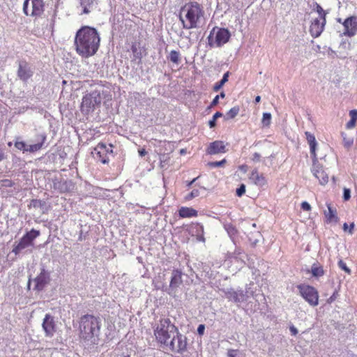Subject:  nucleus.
<instances>
[{
	"instance_id": "1",
	"label": "nucleus",
	"mask_w": 357,
	"mask_h": 357,
	"mask_svg": "<svg viewBox=\"0 0 357 357\" xmlns=\"http://www.w3.org/2000/svg\"><path fill=\"white\" fill-rule=\"evenodd\" d=\"M100 43L98 31L89 26H82L76 32L74 45L76 52L82 58H89L96 54Z\"/></svg>"
},
{
	"instance_id": "2",
	"label": "nucleus",
	"mask_w": 357,
	"mask_h": 357,
	"mask_svg": "<svg viewBox=\"0 0 357 357\" xmlns=\"http://www.w3.org/2000/svg\"><path fill=\"white\" fill-rule=\"evenodd\" d=\"M204 7L197 1H190L181 7L179 20L185 29L198 28L204 19Z\"/></svg>"
},
{
	"instance_id": "3",
	"label": "nucleus",
	"mask_w": 357,
	"mask_h": 357,
	"mask_svg": "<svg viewBox=\"0 0 357 357\" xmlns=\"http://www.w3.org/2000/svg\"><path fill=\"white\" fill-rule=\"evenodd\" d=\"M101 328L100 317L84 314L79 321V338L90 344H96L99 340Z\"/></svg>"
},
{
	"instance_id": "4",
	"label": "nucleus",
	"mask_w": 357,
	"mask_h": 357,
	"mask_svg": "<svg viewBox=\"0 0 357 357\" xmlns=\"http://www.w3.org/2000/svg\"><path fill=\"white\" fill-rule=\"evenodd\" d=\"M153 329L155 340L161 347L170 341L174 333L178 332V328L169 318H161Z\"/></svg>"
},
{
	"instance_id": "5",
	"label": "nucleus",
	"mask_w": 357,
	"mask_h": 357,
	"mask_svg": "<svg viewBox=\"0 0 357 357\" xmlns=\"http://www.w3.org/2000/svg\"><path fill=\"white\" fill-rule=\"evenodd\" d=\"M305 135L310 146V153L313 160L311 171L313 175L319 180V183L324 185L328 182L329 178L328 174L325 172L324 167L318 162L316 153L317 143L315 137L313 134L307 131L305 132Z\"/></svg>"
},
{
	"instance_id": "6",
	"label": "nucleus",
	"mask_w": 357,
	"mask_h": 357,
	"mask_svg": "<svg viewBox=\"0 0 357 357\" xmlns=\"http://www.w3.org/2000/svg\"><path fill=\"white\" fill-rule=\"evenodd\" d=\"M231 37L229 31L226 28L215 26L207 38L210 47H220L229 42Z\"/></svg>"
},
{
	"instance_id": "7",
	"label": "nucleus",
	"mask_w": 357,
	"mask_h": 357,
	"mask_svg": "<svg viewBox=\"0 0 357 357\" xmlns=\"http://www.w3.org/2000/svg\"><path fill=\"white\" fill-rule=\"evenodd\" d=\"M45 6L43 0H24L23 13L26 16L31 17L36 20L44 14Z\"/></svg>"
},
{
	"instance_id": "8",
	"label": "nucleus",
	"mask_w": 357,
	"mask_h": 357,
	"mask_svg": "<svg viewBox=\"0 0 357 357\" xmlns=\"http://www.w3.org/2000/svg\"><path fill=\"white\" fill-rule=\"evenodd\" d=\"M168 343L162 347L173 353L183 354L187 349V338L181 334L178 330L177 333H174L173 336L169 339Z\"/></svg>"
},
{
	"instance_id": "9",
	"label": "nucleus",
	"mask_w": 357,
	"mask_h": 357,
	"mask_svg": "<svg viewBox=\"0 0 357 357\" xmlns=\"http://www.w3.org/2000/svg\"><path fill=\"white\" fill-rule=\"evenodd\" d=\"M297 289L301 297L312 307H315L319 304V292L314 287L301 284L297 285Z\"/></svg>"
},
{
	"instance_id": "10",
	"label": "nucleus",
	"mask_w": 357,
	"mask_h": 357,
	"mask_svg": "<svg viewBox=\"0 0 357 357\" xmlns=\"http://www.w3.org/2000/svg\"><path fill=\"white\" fill-rule=\"evenodd\" d=\"M100 103V96L96 91L91 92L85 95L81 103V110L82 112L89 113L93 111L95 106Z\"/></svg>"
},
{
	"instance_id": "11",
	"label": "nucleus",
	"mask_w": 357,
	"mask_h": 357,
	"mask_svg": "<svg viewBox=\"0 0 357 357\" xmlns=\"http://www.w3.org/2000/svg\"><path fill=\"white\" fill-rule=\"evenodd\" d=\"M45 140L46 136L45 135H40L38 136L37 143L31 145H26L24 142L20 141L19 138H17L15 142V147L20 151H22L23 152L35 153L42 149L44 143L45 142Z\"/></svg>"
},
{
	"instance_id": "12",
	"label": "nucleus",
	"mask_w": 357,
	"mask_h": 357,
	"mask_svg": "<svg viewBox=\"0 0 357 357\" xmlns=\"http://www.w3.org/2000/svg\"><path fill=\"white\" fill-rule=\"evenodd\" d=\"M42 327L45 332V336L52 337L57 330L54 317L50 314H46L42 323Z\"/></svg>"
},
{
	"instance_id": "13",
	"label": "nucleus",
	"mask_w": 357,
	"mask_h": 357,
	"mask_svg": "<svg viewBox=\"0 0 357 357\" xmlns=\"http://www.w3.org/2000/svg\"><path fill=\"white\" fill-rule=\"evenodd\" d=\"M342 25L344 27L343 34L347 37H353L357 33V16L353 15L346 18Z\"/></svg>"
},
{
	"instance_id": "14",
	"label": "nucleus",
	"mask_w": 357,
	"mask_h": 357,
	"mask_svg": "<svg viewBox=\"0 0 357 357\" xmlns=\"http://www.w3.org/2000/svg\"><path fill=\"white\" fill-rule=\"evenodd\" d=\"M96 158L102 164H107L109 161L108 154L112 153V150L107 148V146L103 142H100L94 148Z\"/></svg>"
},
{
	"instance_id": "15",
	"label": "nucleus",
	"mask_w": 357,
	"mask_h": 357,
	"mask_svg": "<svg viewBox=\"0 0 357 357\" xmlns=\"http://www.w3.org/2000/svg\"><path fill=\"white\" fill-rule=\"evenodd\" d=\"M183 273L179 269H174L172 272V276L169 282V294L174 293L178 287L183 284Z\"/></svg>"
},
{
	"instance_id": "16",
	"label": "nucleus",
	"mask_w": 357,
	"mask_h": 357,
	"mask_svg": "<svg viewBox=\"0 0 357 357\" xmlns=\"http://www.w3.org/2000/svg\"><path fill=\"white\" fill-rule=\"evenodd\" d=\"M17 76L23 82H26L33 76V71L26 61H20L17 69Z\"/></svg>"
},
{
	"instance_id": "17",
	"label": "nucleus",
	"mask_w": 357,
	"mask_h": 357,
	"mask_svg": "<svg viewBox=\"0 0 357 357\" xmlns=\"http://www.w3.org/2000/svg\"><path fill=\"white\" fill-rule=\"evenodd\" d=\"M326 24V19H314L310 26V32L313 38L319 37L323 32Z\"/></svg>"
},
{
	"instance_id": "18",
	"label": "nucleus",
	"mask_w": 357,
	"mask_h": 357,
	"mask_svg": "<svg viewBox=\"0 0 357 357\" xmlns=\"http://www.w3.org/2000/svg\"><path fill=\"white\" fill-rule=\"evenodd\" d=\"M34 282L36 283L35 289L37 291L43 290L50 282L49 273L43 268L40 274L34 279Z\"/></svg>"
},
{
	"instance_id": "19",
	"label": "nucleus",
	"mask_w": 357,
	"mask_h": 357,
	"mask_svg": "<svg viewBox=\"0 0 357 357\" xmlns=\"http://www.w3.org/2000/svg\"><path fill=\"white\" fill-rule=\"evenodd\" d=\"M225 152L226 149L224 142L220 140H216L210 143L206 149V153L209 155H215Z\"/></svg>"
},
{
	"instance_id": "20",
	"label": "nucleus",
	"mask_w": 357,
	"mask_h": 357,
	"mask_svg": "<svg viewBox=\"0 0 357 357\" xmlns=\"http://www.w3.org/2000/svg\"><path fill=\"white\" fill-rule=\"evenodd\" d=\"M226 298L234 303H240L245 300V295L242 290L235 291L232 289H229L225 292Z\"/></svg>"
},
{
	"instance_id": "21",
	"label": "nucleus",
	"mask_w": 357,
	"mask_h": 357,
	"mask_svg": "<svg viewBox=\"0 0 357 357\" xmlns=\"http://www.w3.org/2000/svg\"><path fill=\"white\" fill-rule=\"evenodd\" d=\"M326 206L328 211H325L324 213L326 222L327 223H337L339 221V218L337 217L336 208H333L331 203H326Z\"/></svg>"
},
{
	"instance_id": "22",
	"label": "nucleus",
	"mask_w": 357,
	"mask_h": 357,
	"mask_svg": "<svg viewBox=\"0 0 357 357\" xmlns=\"http://www.w3.org/2000/svg\"><path fill=\"white\" fill-rule=\"evenodd\" d=\"M139 43H132L131 45V51L133 54V60H138V63H141L143 57V53L145 52V50L139 47Z\"/></svg>"
},
{
	"instance_id": "23",
	"label": "nucleus",
	"mask_w": 357,
	"mask_h": 357,
	"mask_svg": "<svg viewBox=\"0 0 357 357\" xmlns=\"http://www.w3.org/2000/svg\"><path fill=\"white\" fill-rule=\"evenodd\" d=\"M250 179L255 184L259 186H263L266 184V181L262 174H259L257 169L252 171Z\"/></svg>"
},
{
	"instance_id": "24",
	"label": "nucleus",
	"mask_w": 357,
	"mask_h": 357,
	"mask_svg": "<svg viewBox=\"0 0 357 357\" xmlns=\"http://www.w3.org/2000/svg\"><path fill=\"white\" fill-rule=\"evenodd\" d=\"M178 215L182 218H193L198 215V212L191 207L182 206L178 210Z\"/></svg>"
},
{
	"instance_id": "25",
	"label": "nucleus",
	"mask_w": 357,
	"mask_h": 357,
	"mask_svg": "<svg viewBox=\"0 0 357 357\" xmlns=\"http://www.w3.org/2000/svg\"><path fill=\"white\" fill-rule=\"evenodd\" d=\"M32 245L31 242H29L24 236H23L18 243L17 245H16L13 249V252H14L15 255H18L22 250L25 249L28 246Z\"/></svg>"
},
{
	"instance_id": "26",
	"label": "nucleus",
	"mask_w": 357,
	"mask_h": 357,
	"mask_svg": "<svg viewBox=\"0 0 357 357\" xmlns=\"http://www.w3.org/2000/svg\"><path fill=\"white\" fill-rule=\"evenodd\" d=\"M351 119L347 123L346 128L352 129L356 127L357 122V109H352L349 112Z\"/></svg>"
},
{
	"instance_id": "27",
	"label": "nucleus",
	"mask_w": 357,
	"mask_h": 357,
	"mask_svg": "<svg viewBox=\"0 0 357 357\" xmlns=\"http://www.w3.org/2000/svg\"><path fill=\"white\" fill-rule=\"evenodd\" d=\"M311 273L314 277L317 278L323 276L325 273V271L322 266L319 265V264H314L312 266Z\"/></svg>"
},
{
	"instance_id": "28",
	"label": "nucleus",
	"mask_w": 357,
	"mask_h": 357,
	"mask_svg": "<svg viewBox=\"0 0 357 357\" xmlns=\"http://www.w3.org/2000/svg\"><path fill=\"white\" fill-rule=\"evenodd\" d=\"M95 0H80V5L83 8L82 14H89L90 8L93 4Z\"/></svg>"
},
{
	"instance_id": "29",
	"label": "nucleus",
	"mask_w": 357,
	"mask_h": 357,
	"mask_svg": "<svg viewBox=\"0 0 357 357\" xmlns=\"http://www.w3.org/2000/svg\"><path fill=\"white\" fill-rule=\"evenodd\" d=\"M169 59L173 63L178 64L181 61V54L178 51L172 50L169 53Z\"/></svg>"
},
{
	"instance_id": "30",
	"label": "nucleus",
	"mask_w": 357,
	"mask_h": 357,
	"mask_svg": "<svg viewBox=\"0 0 357 357\" xmlns=\"http://www.w3.org/2000/svg\"><path fill=\"white\" fill-rule=\"evenodd\" d=\"M40 231L32 229L31 231L26 232L24 236L25 238L32 243L33 241L40 236Z\"/></svg>"
},
{
	"instance_id": "31",
	"label": "nucleus",
	"mask_w": 357,
	"mask_h": 357,
	"mask_svg": "<svg viewBox=\"0 0 357 357\" xmlns=\"http://www.w3.org/2000/svg\"><path fill=\"white\" fill-rule=\"evenodd\" d=\"M45 202L40 200V199H33L31 200L30 204L29 205V208H42L45 206Z\"/></svg>"
},
{
	"instance_id": "32",
	"label": "nucleus",
	"mask_w": 357,
	"mask_h": 357,
	"mask_svg": "<svg viewBox=\"0 0 357 357\" xmlns=\"http://www.w3.org/2000/svg\"><path fill=\"white\" fill-rule=\"evenodd\" d=\"M240 107L239 106H235L232 108H231L227 113H226V119H234L239 113Z\"/></svg>"
},
{
	"instance_id": "33",
	"label": "nucleus",
	"mask_w": 357,
	"mask_h": 357,
	"mask_svg": "<svg viewBox=\"0 0 357 357\" xmlns=\"http://www.w3.org/2000/svg\"><path fill=\"white\" fill-rule=\"evenodd\" d=\"M343 137V145L345 148L349 149L354 144V139L352 137H347L344 132H342Z\"/></svg>"
},
{
	"instance_id": "34",
	"label": "nucleus",
	"mask_w": 357,
	"mask_h": 357,
	"mask_svg": "<svg viewBox=\"0 0 357 357\" xmlns=\"http://www.w3.org/2000/svg\"><path fill=\"white\" fill-rule=\"evenodd\" d=\"M222 116V114L220 112H215L213 117H212V119H211L209 121H208V125L210 126V128H214L215 126H216V120L217 119L221 117Z\"/></svg>"
},
{
	"instance_id": "35",
	"label": "nucleus",
	"mask_w": 357,
	"mask_h": 357,
	"mask_svg": "<svg viewBox=\"0 0 357 357\" xmlns=\"http://www.w3.org/2000/svg\"><path fill=\"white\" fill-rule=\"evenodd\" d=\"M271 121V114L270 113H264L261 123L264 126H269Z\"/></svg>"
},
{
	"instance_id": "36",
	"label": "nucleus",
	"mask_w": 357,
	"mask_h": 357,
	"mask_svg": "<svg viewBox=\"0 0 357 357\" xmlns=\"http://www.w3.org/2000/svg\"><path fill=\"white\" fill-rule=\"evenodd\" d=\"M354 222H351L349 225H348L347 223L344 222L342 227L344 231L348 232L349 234H354Z\"/></svg>"
},
{
	"instance_id": "37",
	"label": "nucleus",
	"mask_w": 357,
	"mask_h": 357,
	"mask_svg": "<svg viewBox=\"0 0 357 357\" xmlns=\"http://www.w3.org/2000/svg\"><path fill=\"white\" fill-rule=\"evenodd\" d=\"M227 160L226 159H222L220 161H215V162H209L208 163V165L211 167H222L225 164H226Z\"/></svg>"
},
{
	"instance_id": "38",
	"label": "nucleus",
	"mask_w": 357,
	"mask_h": 357,
	"mask_svg": "<svg viewBox=\"0 0 357 357\" xmlns=\"http://www.w3.org/2000/svg\"><path fill=\"white\" fill-rule=\"evenodd\" d=\"M199 195V190L195 189V190H192L191 192L185 197V200H188V201L191 200L193 198L198 197Z\"/></svg>"
},
{
	"instance_id": "39",
	"label": "nucleus",
	"mask_w": 357,
	"mask_h": 357,
	"mask_svg": "<svg viewBox=\"0 0 357 357\" xmlns=\"http://www.w3.org/2000/svg\"><path fill=\"white\" fill-rule=\"evenodd\" d=\"M316 11L319 13L321 19H326V13L322 7L318 3H316Z\"/></svg>"
},
{
	"instance_id": "40",
	"label": "nucleus",
	"mask_w": 357,
	"mask_h": 357,
	"mask_svg": "<svg viewBox=\"0 0 357 357\" xmlns=\"http://www.w3.org/2000/svg\"><path fill=\"white\" fill-rule=\"evenodd\" d=\"M338 266L340 267V268L344 271L347 273H351V269L347 266L346 264L342 259L339 260Z\"/></svg>"
},
{
	"instance_id": "41",
	"label": "nucleus",
	"mask_w": 357,
	"mask_h": 357,
	"mask_svg": "<svg viewBox=\"0 0 357 357\" xmlns=\"http://www.w3.org/2000/svg\"><path fill=\"white\" fill-rule=\"evenodd\" d=\"M245 192V185L244 184H241L238 188L236 189V195L241 197Z\"/></svg>"
},
{
	"instance_id": "42",
	"label": "nucleus",
	"mask_w": 357,
	"mask_h": 357,
	"mask_svg": "<svg viewBox=\"0 0 357 357\" xmlns=\"http://www.w3.org/2000/svg\"><path fill=\"white\" fill-rule=\"evenodd\" d=\"M344 199L347 201L351 197V191L348 188H344V194H343Z\"/></svg>"
},
{
	"instance_id": "43",
	"label": "nucleus",
	"mask_w": 357,
	"mask_h": 357,
	"mask_svg": "<svg viewBox=\"0 0 357 357\" xmlns=\"http://www.w3.org/2000/svg\"><path fill=\"white\" fill-rule=\"evenodd\" d=\"M301 208L303 211H311L312 208L309 203H307V202H303L301 203Z\"/></svg>"
},
{
	"instance_id": "44",
	"label": "nucleus",
	"mask_w": 357,
	"mask_h": 357,
	"mask_svg": "<svg viewBox=\"0 0 357 357\" xmlns=\"http://www.w3.org/2000/svg\"><path fill=\"white\" fill-rule=\"evenodd\" d=\"M158 154L162 156L160 158V166L162 167H164L163 163H165L167 160V159L164 158L165 154L162 153V150L161 149H159Z\"/></svg>"
},
{
	"instance_id": "45",
	"label": "nucleus",
	"mask_w": 357,
	"mask_h": 357,
	"mask_svg": "<svg viewBox=\"0 0 357 357\" xmlns=\"http://www.w3.org/2000/svg\"><path fill=\"white\" fill-rule=\"evenodd\" d=\"M224 84H225L222 83L221 81L215 83V85L213 86V91L215 92L218 91Z\"/></svg>"
},
{
	"instance_id": "46",
	"label": "nucleus",
	"mask_w": 357,
	"mask_h": 357,
	"mask_svg": "<svg viewBox=\"0 0 357 357\" xmlns=\"http://www.w3.org/2000/svg\"><path fill=\"white\" fill-rule=\"evenodd\" d=\"M205 326L204 324H200L197 328V333L199 335H202L204 333Z\"/></svg>"
},
{
	"instance_id": "47",
	"label": "nucleus",
	"mask_w": 357,
	"mask_h": 357,
	"mask_svg": "<svg viewBox=\"0 0 357 357\" xmlns=\"http://www.w3.org/2000/svg\"><path fill=\"white\" fill-rule=\"evenodd\" d=\"M218 102H219V96H216L213 100H212V102H211V107H213L215 105H217L218 104Z\"/></svg>"
},
{
	"instance_id": "48",
	"label": "nucleus",
	"mask_w": 357,
	"mask_h": 357,
	"mask_svg": "<svg viewBox=\"0 0 357 357\" xmlns=\"http://www.w3.org/2000/svg\"><path fill=\"white\" fill-rule=\"evenodd\" d=\"M261 155L259 153H255L252 155V160L255 162H258L260 160Z\"/></svg>"
},
{
	"instance_id": "49",
	"label": "nucleus",
	"mask_w": 357,
	"mask_h": 357,
	"mask_svg": "<svg viewBox=\"0 0 357 357\" xmlns=\"http://www.w3.org/2000/svg\"><path fill=\"white\" fill-rule=\"evenodd\" d=\"M237 354V350L230 349L228 351V356L229 357H236Z\"/></svg>"
},
{
	"instance_id": "50",
	"label": "nucleus",
	"mask_w": 357,
	"mask_h": 357,
	"mask_svg": "<svg viewBox=\"0 0 357 357\" xmlns=\"http://www.w3.org/2000/svg\"><path fill=\"white\" fill-rule=\"evenodd\" d=\"M229 77V72H227L224 74L222 79L220 80L222 83L225 84L228 81Z\"/></svg>"
},
{
	"instance_id": "51",
	"label": "nucleus",
	"mask_w": 357,
	"mask_h": 357,
	"mask_svg": "<svg viewBox=\"0 0 357 357\" xmlns=\"http://www.w3.org/2000/svg\"><path fill=\"white\" fill-rule=\"evenodd\" d=\"M6 158V155L4 151L1 148H0V162Z\"/></svg>"
},
{
	"instance_id": "52",
	"label": "nucleus",
	"mask_w": 357,
	"mask_h": 357,
	"mask_svg": "<svg viewBox=\"0 0 357 357\" xmlns=\"http://www.w3.org/2000/svg\"><path fill=\"white\" fill-rule=\"evenodd\" d=\"M290 331L291 332V334L294 335H296L298 333V331L294 326H291L290 328Z\"/></svg>"
},
{
	"instance_id": "53",
	"label": "nucleus",
	"mask_w": 357,
	"mask_h": 357,
	"mask_svg": "<svg viewBox=\"0 0 357 357\" xmlns=\"http://www.w3.org/2000/svg\"><path fill=\"white\" fill-rule=\"evenodd\" d=\"M157 142L158 143V146L160 147L165 146L166 144L167 143L166 141H161V140H158V141H157Z\"/></svg>"
},
{
	"instance_id": "54",
	"label": "nucleus",
	"mask_w": 357,
	"mask_h": 357,
	"mask_svg": "<svg viewBox=\"0 0 357 357\" xmlns=\"http://www.w3.org/2000/svg\"><path fill=\"white\" fill-rule=\"evenodd\" d=\"M335 294H335V293H334V294H333V295H332V296L328 298V303H331V302H333V301L335 299V298H336V295H335Z\"/></svg>"
},
{
	"instance_id": "55",
	"label": "nucleus",
	"mask_w": 357,
	"mask_h": 357,
	"mask_svg": "<svg viewBox=\"0 0 357 357\" xmlns=\"http://www.w3.org/2000/svg\"><path fill=\"white\" fill-rule=\"evenodd\" d=\"M139 154L141 155V156H144L146 154V151L145 149H141L139 151Z\"/></svg>"
},
{
	"instance_id": "56",
	"label": "nucleus",
	"mask_w": 357,
	"mask_h": 357,
	"mask_svg": "<svg viewBox=\"0 0 357 357\" xmlns=\"http://www.w3.org/2000/svg\"><path fill=\"white\" fill-rule=\"evenodd\" d=\"M247 168H248V166L245 165H243L239 167V169L243 172H246L247 171Z\"/></svg>"
},
{
	"instance_id": "57",
	"label": "nucleus",
	"mask_w": 357,
	"mask_h": 357,
	"mask_svg": "<svg viewBox=\"0 0 357 357\" xmlns=\"http://www.w3.org/2000/svg\"><path fill=\"white\" fill-rule=\"evenodd\" d=\"M261 101V97L259 96H257L255 97V102L258 103Z\"/></svg>"
},
{
	"instance_id": "58",
	"label": "nucleus",
	"mask_w": 357,
	"mask_h": 357,
	"mask_svg": "<svg viewBox=\"0 0 357 357\" xmlns=\"http://www.w3.org/2000/svg\"><path fill=\"white\" fill-rule=\"evenodd\" d=\"M218 96H219V98H224L225 97V92H221V93H220V95H218Z\"/></svg>"
},
{
	"instance_id": "59",
	"label": "nucleus",
	"mask_w": 357,
	"mask_h": 357,
	"mask_svg": "<svg viewBox=\"0 0 357 357\" xmlns=\"http://www.w3.org/2000/svg\"><path fill=\"white\" fill-rule=\"evenodd\" d=\"M196 178H194L192 181H190L189 183H188V186H190L195 181Z\"/></svg>"
},
{
	"instance_id": "60",
	"label": "nucleus",
	"mask_w": 357,
	"mask_h": 357,
	"mask_svg": "<svg viewBox=\"0 0 357 357\" xmlns=\"http://www.w3.org/2000/svg\"><path fill=\"white\" fill-rule=\"evenodd\" d=\"M337 22H339V23H340V24H342V22H343V21H342V19H341V18H338V19H337Z\"/></svg>"
},
{
	"instance_id": "61",
	"label": "nucleus",
	"mask_w": 357,
	"mask_h": 357,
	"mask_svg": "<svg viewBox=\"0 0 357 357\" xmlns=\"http://www.w3.org/2000/svg\"><path fill=\"white\" fill-rule=\"evenodd\" d=\"M119 357H130V355H124V354H123V355L120 356Z\"/></svg>"
}]
</instances>
